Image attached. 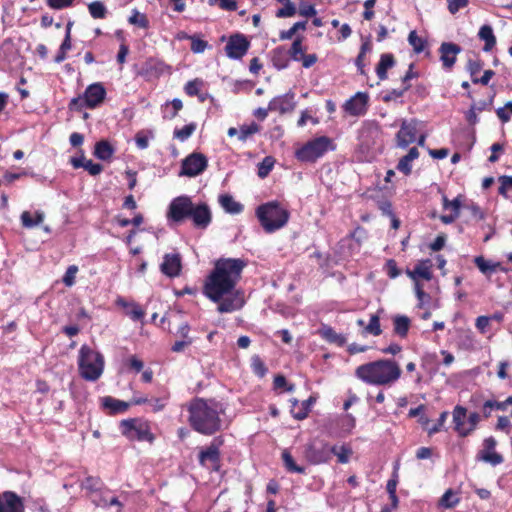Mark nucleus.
<instances>
[{"label":"nucleus","instance_id":"f257e3e1","mask_svg":"<svg viewBox=\"0 0 512 512\" xmlns=\"http://www.w3.org/2000/svg\"><path fill=\"white\" fill-rule=\"evenodd\" d=\"M247 263L240 258H220L207 277L204 294L213 302H218L220 313H231L244 305L243 293L236 289L241 273Z\"/></svg>","mask_w":512,"mask_h":512},{"label":"nucleus","instance_id":"f03ea898","mask_svg":"<svg viewBox=\"0 0 512 512\" xmlns=\"http://www.w3.org/2000/svg\"><path fill=\"white\" fill-rule=\"evenodd\" d=\"M188 422L196 432L213 435L222 429V405L212 399L194 398L187 406Z\"/></svg>","mask_w":512,"mask_h":512},{"label":"nucleus","instance_id":"7ed1b4c3","mask_svg":"<svg viewBox=\"0 0 512 512\" xmlns=\"http://www.w3.org/2000/svg\"><path fill=\"white\" fill-rule=\"evenodd\" d=\"M167 218L174 223L190 219L194 228L206 230L212 222V211L206 202L194 203L189 196L182 195L170 202Z\"/></svg>","mask_w":512,"mask_h":512},{"label":"nucleus","instance_id":"20e7f679","mask_svg":"<svg viewBox=\"0 0 512 512\" xmlns=\"http://www.w3.org/2000/svg\"><path fill=\"white\" fill-rule=\"evenodd\" d=\"M400 365L392 359H379L358 366L355 376L362 382L375 386H391L401 377Z\"/></svg>","mask_w":512,"mask_h":512},{"label":"nucleus","instance_id":"39448f33","mask_svg":"<svg viewBox=\"0 0 512 512\" xmlns=\"http://www.w3.org/2000/svg\"><path fill=\"white\" fill-rule=\"evenodd\" d=\"M256 216L264 230L268 233L282 228L289 219L288 211L283 209L279 203L275 201L260 205L256 209Z\"/></svg>","mask_w":512,"mask_h":512},{"label":"nucleus","instance_id":"423d86ee","mask_svg":"<svg viewBox=\"0 0 512 512\" xmlns=\"http://www.w3.org/2000/svg\"><path fill=\"white\" fill-rule=\"evenodd\" d=\"M78 365L82 378L87 381H96L103 373L104 358L99 352L83 345L79 350Z\"/></svg>","mask_w":512,"mask_h":512},{"label":"nucleus","instance_id":"0eeeda50","mask_svg":"<svg viewBox=\"0 0 512 512\" xmlns=\"http://www.w3.org/2000/svg\"><path fill=\"white\" fill-rule=\"evenodd\" d=\"M335 146L327 136L316 137L295 152L296 158L301 162H315L326 152L333 151Z\"/></svg>","mask_w":512,"mask_h":512},{"label":"nucleus","instance_id":"6e6552de","mask_svg":"<svg viewBox=\"0 0 512 512\" xmlns=\"http://www.w3.org/2000/svg\"><path fill=\"white\" fill-rule=\"evenodd\" d=\"M105 96L106 90L102 83H93L85 89L82 96L75 97L70 101L69 108L76 111H81L84 108L94 109L104 101Z\"/></svg>","mask_w":512,"mask_h":512},{"label":"nucleus","instance_id":"1a4fd4ad","mask_svg":"<svg viewBox=\"0 0 512 512\" xmlns=\"http://www.w3.org/2000/svg\"><path fill=\"white\" fill-rule=\"evenodd\" d=\"M120 429L124 436L129 440L152 442L154 436L150 432L149 425L146 422L137 419H127L120 423Z\"/></svg>","mask_w":512,"mask_h":512},{"label":"nucleus","instance_id":"9d476101","mask_svg":"<svg viewBox=\"0 0 512 512\" xmlns=\"http://www.w3.org/2000/svg\"><path fill=\"white\" fill-rule=\"evenodd\" d=\"M419 121L417 119H403L396 134V144L405 149L417 139Z\"/></svg>","mask_w":512,"mask_h":512},{"label":"nucleus","instance_id":"9b49d317","mask_svg":"<svg viewBox=\"0 0 512 512\" xmlns=\"http://www.w3.org/2000/svg\"><path fill=\"white\" fill-rule=\"evenodd\" d=\"M208 165L207 158L201 153H192L182 161L180 175L195 177L200 175Z\"/></svg>","mask_w":512,"mask_h":512},{"label":"nucleus","instance_id":"f8f14e48","mask_svg":"<svg viewBox=\"0 0 512 512\" xmlns=\"http://www.w3.org/2000/svg\"><path fill=\"white\" fill-rule=\"evenodd\" d=\"M223 445L222 437H215L206 449L199 453L198 460L201 466H206L210 462L214 470H218L220 463V447Z\"/></svg>","mask_w":512,"mask_h":512},{"label":"nucleus","instance_id":"ddd939ff","mask_svg":"<svg viewBox=\"0 0 512 512\" xmlns=\"http://www.w3.org/2000/svg\"><path fill=\"white\" fill-rule=\"evenodd\" d=\"M250 42L242 34H234L230 36L225 51L231 59H241L248 51Z\"/></svg>","mask_w":512,"mask_h":512},{"label":"nucleus","instance_id":"4468645a","mask_svg":"<svg viewBox=\"0 0 512 512\" xmlns=\"http://www.w3.org/2000/svg\"><path fill=\"white\" fill-rule=\"evenodd\" d=\"M369 96L366 92H357L343 105L344 111L351 116H363L368 109Z\"/></svg>","mask_w":512,"mask_h":512},{"label":"nucleus","instance_id":"2eb2a0df","mask_svg":"<svg viewBox=\"0 0 512 512\" xmlns=\"http://www.w3.org/2000/svg\"><path fill=\"white\" fill-rule=\"evenodd\" d=\"M304 456L314 465L326 463L330 460V446L327 443H309L305 446Z\"/></svg>","mask_w":512,"mask_h":512},{"label":"nucleus","instance_id":"dca6fc26","mask_svg":"<svg viewBox=\"0 0 512 512\" xmlns=\"http://www.w3.org/2000/svg\"><path fill=\"white\" fill-rule=\"evenodd\" d=\"M497 441L494 437L490 436L484 439L483 449L477 454V460L497 466L501 464L504 459L501 454L495 451Z\"/></svg>","mask_w":512,"mask_h":512},{"label":"nucleus","instance_id":"f3484780","mask_svg":"<svg viewBox=\"0 0 512 512\" xmlns=\"http://www.w3.org/2000/svg\"><path fill=\"white\" fill-rule=\"evenodd\" d=\"M295 107V93L292 91L276 96L269 102V109L271 111H277L280 114L290 113Z\"/></svg>","mask_w":512,"mask_h":512},{"label":"nucleus","instance_id":"a211bd4d","mask_svg":"<svg viewBox=\"0 0 512 512\" xmlns=\"http://www.w3.org/2000/svg\"><path fill=\"white\" fill-rule=\"evenodd\" d=\"M461 47L452 42H443L439 47L440 60L443 68L450 70L457 59V55L461 52Z\"/></svg>","mask_w":512,"mask_h":512},{"label":"nucleus","instance_id":"6ab92c4d","mask_svg":"<svg viewBox=\"0 0 512 512\" xmlns=\"http://www.w3.org/2000/svg\"><path fill=\"white\" fill-rule=\"evenodd\" d=\"M379 134L380 127L377 123L371 121L364 122L358 133L361 146L367 149L370 148L375 143Z\"/></svg>","mask_w":512,"mask_h":512},{"label":"nucleus","instance_id":"aec40b11","mask_svg":"<svg viewBox=\"0 0 512 512\" xmlns=\"http://www.w3.org/2000/svg\"><path fill=\"white\" fill-rule=\"evenodd\" d=\"M22 499L14 492L6 491L0 494V512H24Z\"/></svg>","mask_w":512,"mask_h":512},{"label":"nucleus","instance_id":"412c9836","mask_svg":"<svg viewBox=\"0 0 512 512\" xmlns=\"http://www.w3.org/2000/svg\"><path fill=\"white\" fill-rule=\"evenodd\" d=\"M182 268L181 257L178 253H168L163 257V262L160 265L161 272L170 277L174 278L180 275Z\"/></svg>","mask_w":512,"mask_h":512},{"label":"nucleus","instance_id":"4be33fe9","mask_svg":"<svg viewBox=\"0 0 512 512\" xmlns=\"http://www.w3.org/2000/svg\"><path fill=\"white\" fill-rule=\"evenodd\" d=\"M454 429L461 437L469 435V430H466L465 419L467 417V409L463 406L457 405L454 407L453 412Z\"/></svg>","mask_w":512,"mask_h":512},{"label":"nucleus","instance_id":"5701e85b","mask_svg":"<svg viewBox=\"0 0 512 512\" xmlns=\"http://www.w3.org/2000/svg\"><path fill=\"white\" fill-rule=\"evenodd\" d=\"M316 398L310 396L307 400L301 402L299 406V402L297 399L292 400V409L291 413L293 417L297 420H303L308 416L309 411L311 410L312 405L315 403Z\"/></svg>","mask_w":512,"mask_h":512},{"label":"nucleus","instance_id":"b1692460","mask_svg":"<svg viewBox=\"0 0 512 512\" xmlns=\"http://www.w3.org/2000/svg\"><path fill=\"white\" fill-rule=\"evenodd\" d=\"M474 263L477 266V268L481 271V273L487 276H490L497 270H501L503 272L507 271L506 268L502 267L501 263L488 261L483 256L475 257Z\"/></svg>","mask_w":512,"mask_h":512},{"label":"nucleus","instance_id":"393cba45","mask_svg":"<svg viewBox=\"0 0 512 512\" xmlns=\"http://www.w3.org/2000/svg\"><path fill=\"white\" fill-rule=\"evenodd\" d=\"M393 332L400 338H405L408 335L411 326V320L405 315H395L392 317Z\"/></svg>","mask_w":512,"mask_h":512},{"label":"nucleus","instance_id":"a878e982","mask_svg":"<svg viewBox=\"0 0 512 512\" xmlns=\"http://www.w3.org/2000/svg\"><path fill=\"white\" fill-rule=\"evenodd\" d=\"M115 152L113 146L107 140H100L95 144L94 156L102 161L110 160Z\"/></svg>","mask_w":512,"mask_h":512},{"label":"nucleus","instance_id":"bb28decb","mask_svg":"<svg viewBox=\"0 0 512 512\" xmlns=\"http://www.w3.org/2000/svg\"><path fill=\"white\" fill-rule=\"evenodd\" d=\"M219 204L225 210V212L230 214H239L243 210V205L235 201L234 198L228 194L219 196Z\"/></svg>","mask_w":512,"mask_h":512},{"label":"nucleus","instance_id":"cd10ccee","mask_svg":"<svg viewBox=\"0 0 512 512\" xmlns=\"http://www.w3.org/2000/svg\"><path fill=\"white\" fill-rule=\"evenodd\" d=\"M395 64L394 57L390 53L382 54L380 61L376 67V73L380 80L387 78V70L392 68Z\"/></svg>","mask_w":512,"mask_h":512},{"label":"nucleus","instance_id":"c85d7f7f","mask_svg":"<svg viewBox=\"0 0 512 512\" xmlns=\"http://www.w3.org/2000/svg\"><path fill=\"white\" fill-rule=\"evenodd\" d=\"M102 405L105 409L110 410V412L113 414L125 412L129 407V403L115 399L111 396L103 397Z\"/></svg>","mask_w":512,"mask_h":512},{"label":"nucleus","instance_id":"c756f323","mask_svg":"<svg viewBox=\"0 0 512 512\" xmlns=\"http://www.w3.org/2000/svg\"><path fill=\"white\" fill-rule=\"evenodd\" d=\"M478 36L481 40L485 42L483 50L485 52L490 51L496 44V37L493 33V29L489 25H483L478 33Z\"/></svg>","mask_w":512,"mask_h":512},{"label":"nucleus","instance_id":"7c9ffc66","mask_svg":"<svg viewBox=\"0 0 512 512\" xmlns=\"http://www.w3.org/2000/svg\"><path fill=\"white\" fill-rule=\"evenodd\" d=\"M282 460L287 471L299 474L305 473V467L297 465L287 449L282 452Z\"/></svg>","mask_w":512,"mask_h":512},{"label":"nucleus","instance_id":"2f4dec72","mask_svg":"<svg viewBox=\"0 0 512 512\" xmlns=\"http://www.w3.org/2000/svg\"><path fill=\"white\" fill-rule=\"evenodd\" d=\"M43 220H44V213L41 211H37L35 213L34 219L32 218V215L28 211H24L21 214V222L25 228H33V227L39 225L40 223H42Z\"/></svg>","mask_w":512,"mask_h":512},{"label":"nucleus","instance_id":"473e14b6","mask_svg":"<svg viewBox=\"0 0 512 512\" xmlns=\"http://www.w3.org/2000/svg\"><path fill=\"white\" fill-rule=\"evenodd\" d=\"M321 335L328 342L335 343L339 346L344 345L346 342V339L343 335L336 333L333 328L328 326L322 328Z\"/></svg>","mask_w":512,"mask_h":512},{"label":"nucleus","instance_id":"72a5a7b5","mask_svg":"<svg viewBox=\"0 0 512 512\" xmlns=\"http://www.w3.org/2000/svg\"><path fill=\"white\" fill-rule=\"evenodd\" d=\"M272 62L273 65L281 70L288 67V59L286 57V52L283 47H278L272 52Z\"/></svg>","mask_w":512,"mask_h":512},{"label":"nucleus","instance_id":"f704fd0d","mask_svg":"<svg viewBox=\"0 0 512 512\" xmlns=\"http://www.w3.org/2000/svg\"><path fill=\"white\" fill-rule=\"evenodd\" d=\"M460 502L459 497L452 489H448L440 498L439 506L442 508H454Z\"/></svg>","mask_w":512,"mask_h":512},{"label":"nucleus","instance_id":"c9c22d12","mask_svg":"<svg viewBox=\"0 0 512 512\" xmlns=\"http://www.w3.org/2000/svg\"><path fill=\"white\" fill-rule=\"evenodd\" d=\"M408 274L414 280H416L417 278L430 280L432 278L430 266H428L426 263H420L416 265L414 270L412 272H408Z\"/></svg>","mask_w":512,"mask_h":512},{"label":"nucleus","instance_id":"e433bc0d","mask_svg":"<svg viewBox=\"0 0 512 512\" xmlns=\"http://www.w3.org/2000/svg\"><path fill=\"white\" fill-rule=\"evenodd\" d=\"M334 454L337 456L338 461L342 464H346L349 462L350 456L352 454V450L350 447L346 445H342L341 447L338 446H331L330 447V455Z\"/></svg>","mask_w":512,"mask_h":512},{"label":"nucleus","instance_id":"4c0bfd02","mask_svg":"<svg viewBox=\"0 0 512 512\" xmlns=\"http://www.w3.org/2000/svg\"><path fill=\"white\" fill-rule=\"evenodd\" d=\"M90 15L94 19H103L107 15V8L101 1H93L88 5Z\"/></svg>","mask_w":512,"mask_h":512},{"label":"nucleus","instance_id":"58836bf2","mask_svg":"<svg viewBox=\"0 0 512 512\" xmlns=\"http://www.w3.org/2000/svg\"><path fill=\"white\" fill-rule=\"evenodd\" d=\"M81 487L95 494L101 491L103 482L99 477L89 476L82 482Z\"/></svg>","mask_w":512,"mask_h":512},{"label":"nucleus","instance_id":"ea45409f","mask_svg":"<svg viewBox=\"0 0 512 512\" xmlns=\"http://www.w3.org/2000/svg\"><path fill=\"white\" fill-rule=\"evenodd\" d=\"M275 160L271 156L265 157L259 164H258V171L257 174L260 178L264 179L269 175L271 170L274 167Z\"/></svg>","mask_w":512,"mask_h":512},{"label":"nucleus","instance_id":"a19ab883","mask_svg":"<svg viewBox=\"0 0 512 512\" xmlns=\"http://www.w3.org/2000/svg\"><path fill=\"white\" fill-rule=\"evenodd\" d=\"M260 131V126L252 122L249 125H242L239 128V140L245 142L250 136L258 133Z\"/></svg>","mask_w":512,"mask_h":512},{"label":"nucleus","instance_id":"79ce46f5","mask_svg":"<svg viewBox=\"0 0 512 512\" xmlns=\"http://www.w3.org/2000/svg\"><path fill=\"white\" fill-rule=\"evenodd\" d=\"M195 123H189L183 126L181 129L174 130V137L180 140L181 142L186 141L196 130Z\"/></svg>","mask_w":512,"mask_h":512},{"label":"nucleus","instance_id":"37998d69","mask_svg":"<svg viewBox=\"0 0 512 512\" xmlns=\"http://www.w3.org/2000/svg\"><path fill=\"white\" fill-rule=\"evenodd\" d=\"M289 54H290L291 59H293L294 61H300L302 58V55H305L304 49L302 46V38L301 37H297L293 41L291 48L289 50Z\"/></svg>","mask_w":512,"mask_h":512},{"label":"nucleus","instance_id":"c03bdc74","mask_svg":"<svg viewBox=\"0 0 512 512\" xmlns=\"http://www.w3.org/2000/svg\"><path fill=\"white\" fill-rule=\"evenodd\" d=\"M306 25H307L306 21H299V22L294 23L290 29L280 32V39L281 40L291 39L297 33V31L305 30Z\"/></svg>","mask_w":512,"mask_h":512},{"label":"nucleus","instance_id":"a18cd8bd","mask_svg":"<svg viewBox=\"0 0 512 512\" xmlns=\"http://www.w3.org/2000/svg\"><path fill=\"white\" fill-rule=\"evenodd\" d=\"M365 331L374 336H379L382 333L380 327V319L378 315H371L368 325L365 327Z\"/></svg>","mask_w":512,"mask_h":512},{"label":"nucleus","instance_id":"49530a36","mask_svg":"<svg viewBox=\"0 0 512 512\" xmlns=\"http://www.w3.org/2000/svg\"><path fill=\"white\" fill-rule=\"evenodd\" d=\"M128 21L130 24L141 28H147L149 25L146 16L137 10H133L132 15L129 17Z\"/></svg>","mask_w":512,"mask_h":512},{"label":"nucleus","instance_id":"de8ad7c7","mask_svg":"<svg viewBox=\"0 0 512 512\" xmlns=\"http://www.w3.org/2000/svg\"><path fill=\"white\" fill-rule=\"evenodd\" d=\"M408 42L416 53H420L424 50L425 42L417 35L416 31H411L409 33Z\"/></svg>","mask_w":512,"mask_h":512},{"label":"nucleus","instance_id":"09e8293b","mask_svg":"<svg viewBox=\"0 0 512 512\" xmlns=\"http://www.w3.org/2000/svg\"><path fill=\"white\" fill-rule=\"evenodd\" d=\"M77 272H78V267L76 265H70L67 268V270L63 276V279H62L63 283L67 287H71L74 285Z\"/></svg>","mask_w":512,"mask_h":512},{"label":"nucleus","instance_id":"8fccbe9b","mask_svg":"<svg viewBox=\"0 0 512 512\" xmlns=\"http://www.w3.org/2000/svg\"><path fill=\"white\" fill-rule=\"evenodd\" d=\"M208 47V43L205 40L200 39L196 35L191 37V51L193 53L199 54L203 53Z\"/></svg>","mask_w":512,"mask_h":512},{"label":"nucleus","instance_id":"3c124183","mask_svg":"<svg viewBox=\"0 0 512 512\" xmlns=\"http://www.w3.org/2000/svg\"><path fill=\"white\" fill-rule=\"evenodd\" d=\"M340 426L343 432L346 434L351 433L355 427V418L352 414H346L340 420Z\"/></svg>","mask_w":512,"mask_h":512},{"label":"nucleus","instance_id":"603ef678","mask_svg":"<svg viewBox=\"0 0 512 512\" xmlns=\"http://www.w3.org/2000/svg\"><path fill=\"white\" fill-rule=\"evenodd\" d=\"M443 208L445 210L450 209L452 212L457 215L460 214L461 202L459 197H456L452 201H450L446 196H443Z\"/></svg>","mask_w":512,"mask_h":512},{"label":"nucleus","instance_id":"864d4df0","mask_svg":"<svg viewBox=\"0 0 512 512\" xmlns=\"http://www.w3.org/2000/svg\"><path fill=\"white\" fill-rule=\"evenodd\" d=\"M296 13V7L295 5L290 1L276 12V16L278 18H286V17H292Z\"/></svg>","mask_w":512,"mask_h":512},{"label":"nucleus","instance_id":"5fc2aeb1","mask_svg":"<svg viewBox=\"0 0 512 512\" xmlns=\"http://www.w3.org/2000/svg\"><path fill=\"white\" fill-rule=\"evenodd\" d=\"M508 405H512V396H509L505 401L503 402H497L493 400H487L485 402V408H495L497 410L504 411L506 410Z\"/></svg>","mask_w":512,"mask_h":512},{"label":"nucleus","instance_id":"6e6d98bb","mask_svg":"<svg viewBox=\"0 0 512 512\" xmlns=\"http://www.w3.org/2000/svg\"><path fill=\"white\" fill-rule=\"evenodd\" d=\"M201 84H202V81L199 79L191 80V81L187 82V84L185 85V88H184L185 92L189 96H196L199 94Z\"/></svg>","mask_w":512,"mask_h":512},{"label":"nucleus","instance_id":"4d7b16f0","mask_svg":"<svg viewBox=\"0 0 512 512\" xmlns=\"http://www.w3.org/2000/svg\"><path fill=\"white\" fill-rule=\"evenodd\" d=\"M412 162H413V161H412V160H410V159L405 155V156H403V157L399 160V162H398V164H397V169H398L400 172L404 173L405 175H409V174L411 173V171H412V164H411Z\"/></svg>","mask_w":512,"mask_h":512},{"label":"nucleus","instance_id":"13d9d810","mask_svg":"<svg viewBox=\"0 0 512 512\" xmlns=\"http://www.w3.org/2000/svg\"><path fill=\"white\" fill-rule=\"evenodd\" d=\"M483 63L480 60L470 59L467 63V70L469 71L472 79L476 78V75L481 71Z\"/></svg>","mask_w":512,"mask_h":512},{"label":"nucleus","instance_id":"bf43d9fd","mask_svg":"<svg viewBox=\"0 0 512 512\" xmlns=\"http://www.w3.org/2000/svg\"><path fill=\"white\" fill-rule=\"evenodd\" d=\"M83 168L92 176L99 175L103 170V166L101 164L94 163L92 160L86 161Z\"/></svg>","mask_w":512,"mask_h":512},{"label":"nucleus","instance_id":"052dcab7","mask_svg":"<svg viewBox=\"0 0 512 512\" xmlns=\"http://www.w3.org/2000/svg\"><path fill=\"white\" fill-rule=\"evenodd\" d=\"M252 368L254 370V372L259 375V376H264L267 369L264 365V363L262 362V360L259 358V356H254L252 358Z\"/></svg>","mask_w":512,"mask_h":512},{"label":"nucleus","instance_id":"680f3d73","mask_svg":"<svg viewBox=\"0 0 512 512\" xmlns=\"http://www.w3.org/2000/svg\"><path fill=\"white\" fill-rule=\"evenodd\" d=\"M410 88V85H405L402 89L400 90H397V89H393L391 91H389L384 97H383V100L385 102H388V101H391V100H395V99H398L400 97L403 96L404 92L407 91L408 89Z\"/></svg>","mask_w":512,"mask_h":512},{"label":"nucleus","instance_id":"e2e57ef3","mask_svg":"<svg viewBox=\"0 0 512 512\" xmlns=\"http://www.w3.org/2000/svg\"><path fill=\"white\" fill-rule=\"evenodd\" d=\"M468 5V0H448V9L450 13L455 14L460 9Z\"/></svg>","mask_w":512,"mask_h":512},{"label":"nucleus","instance_id":"0e129e2a","mask_svg":"<svg viewBox=\"0 0 512 512\" xmlns=\"http://www.w3.org/2000/svg\"><path fill=\"white\" fill-rule=\"evenodd\" d=\"M447 417H448V412H447V411H443V412L440 414V416H439V419H438L437 423L428 429V433H429V435L435 434V433H437L438 431H440V429L442 428V426H443V425H444V423L446 422Z\"/></svg>","mask_w":512,"mask_h":512},{"label":"nucleus","instance_id":"69168bd1","mask_svg":"<svg viewBox=\"0 0 512 512\" xmlns=\"http://www.w3.org/2000/svg\"><path fill=\"white\" fill-rule=\"evenodd\" d=\"M71 26H72V23L69 22L67 24V27H66L65 38H64L62 44L60 45V49L63 50L64 52H66V53L72 48V44H71Z\"/></svg>","mask_w":512,"mask_h":512},{"label":"nucleus","instance_id":"338daca9","mask_svg":"<svg viewBox=\"0 0 512 512\" xmlns=\"http://www.w3.org/2000/svg\"><path fill=\"white\" fill-rule=\"evenodd\" d=\"M73 1L74 0H47V5L52 9L61 10L71 6Z\"/></svg>","mask_w":512,"mask_h":512},{"label":"nucleus","instance_id":"774afa93","mask_svg":"<svg viewBox=\"0 0 512 512\" xmlns=\"http://www.w3.org/2000/svg\"><path fill=\"white\" fill-rule=\"evenodd\" d=\"M127 362L130 369L134 370L135 372H140L144 367L143 361L135 355L130 356Z\"/></svg>","mask_w":512,"mask_h":512}]
</instances>
